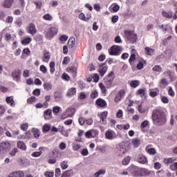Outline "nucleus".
<instances>
[{"label": "nucleus", "instance_id": "obj_1", "mask_svg": "<svg viewBox=\"0 0 177 177\" xmlns=\"http://www.w3.org/2000/svg\"><path fill=\"white\" fill-rule=\"evenodd\" d=\"M151 118L155 125L161 127L167 122V113L162 109H154L152 112Z\"/></svg>", "mask_w": 177, "mask_h": 177}, {"label": "nucleus", "instance_id": "obj_2", "mask_svg": "<svg viewBox=\"0 0 177 177\" xmlns=\"http://www.w3.org/2000/svg\"><path fill=\"white\" fill-rule=\"evenodd\" d=\"M57 31L58 30L56 27L47 26L44 30V34L46 38H48V39H52V37H55V35L57 34Z\"/></svg>", "mask_w": 177, "mask_h": 177}, {"label": "nucleus", "instance_id": "obj_3", "mask_svg": "<svg viewBox=\"0 0 177 177\" xmlns=\"http://www.w3.org/2000/svg\"><path fill=\"white\" fill-rule=\"evenodd\" d=\"M124 37L130 41L131 44H135V42L138 40V35L135 34L132 30H124Z\"/></svg>", "mask_w": 177, "mask_h": 177}, {"label": "nucleus", "instance_id": "obj_4", "mask_svg": "<svg viewBox=\"0 0 177 177\" xmlns=\"http://www.w3.org/2000/svg\"><path fill=\"white\" fill-rule=\"evenodd\" d=\"M12 148V145L8 142H3L0 143V155L6 154Z\"/></svg>", "mask_w": 177, "mask_h": 177}, {"label": "nucleus", "instance_id": "obj_5", "mask_svg": "<svg viewBox=\"0 0 177 177\" xmlns=\"http://www.w3.org/2000/svg\"><path fill=\"white\" fill-rule=\"evenodd\" d=\"M113 81H114V72L111 71L104 80L106 88H110L113 86Z\"/></svg>", "mask_w": 177, "mask_h": 177}, {"label": "nucleus", "instance_id": "obj_6", "mask_svg": "<svg viewBox=\"0 0 177 177\" xmlns=\"http://www.w3.org/2000/svg\"><path fill=\"white\" fill-rule=\"evenodd\" d=\"M75 114V109L69 107L61 115L63 120L66 118H71Z\"/></svg>", "mask_w": 177, "mask_h": 177}, {"label": "nucleus", "instance_id": "obj_7", "mask_svg": "<svg viewBox=\"0 0 177 177\" xmlns=\"http://www.w3.org/2000/svg\"><path fill=\"white\" fill-rule=\"evenodd\" d=\"M156 173L147 169L140 168L138 176H155Z\"/></svg>", "mask_w": 177, "mask_h": 177}, {"label": "nucleus", "instance_id": "obj_8", "mask_svg": "<svg viewBox=\"0 0 177 177\" xmlns=\"http://www.w3.org/2000/svg\"><path fill=\"white\" fill-rule=\"evenodd\" d=\"M126 93L127 92L124 89H121L120 91H119L115 94V99H114L115 103H118V102H121V100L124 99Z\"/></svg>", "mask_w": 177, "mask_h": 177}, {"label": "nucleus", "instance_id": "obj_9", "mask_svg": "<svg viewBox=\"0 0 177 177\" xmlns=\"http://www.w3.org/2000/svg\"><path fill=\"white\" fill-rule=\"evenodd\" d=\"M121 53V47L118 46H113L109 50V55L111 56H118Z\"/></svg>", "mask_w": 177, "mask_h": 177}, {"label": "nucleus", "instance_id": "obj_10", "mask_svg": "<svg viewBox=\"0 0 177 177\" xmlns=\"http://www.w3.org/2000/svg\"><path fill=\"white\" fill-rule=\"evenodd\" d=\"M12 80L17 82H20L21 78V71L20 69H17L12 73Z\"/></svg>", "mask_w": 177, "mask_h": 177}, {"label": "nucleus", "instance_id": "obj_11", "mask_svg": "<svg viewBox=\"0 0 177 177\" xmlns=\"http://www.w3.org/2000/svg\"><path fill=\"white\" fill-rule=\"evenodd\" d=\"M140 168L131 165L130 166L127 170L133 175V176H139V172H140Z\"/></svg>", "mask_w": 177, "mask_h": 177}, {"label": "nucleus", "instance_id": "obj_12", "mask_svg": "<svg viewBox=\"0 0 177 177\" xmlns=\"http://www.w3.org/2000/svg\"><path fill=\"white\" fill-rule=\"evenodd\" d=\"M99 135V131L97 130H89L85 133L86 138L91 139V138H96Z\"/></svg>", "mask_w": 177, "mask_h": 177}, {"label": "nucleus", "instance_id": "obj_13", "mask_svg": "<svg viewBox=\"0 0 177 177\" xmlns=\"http://www.w3.org/2000/svg\"><path fill=\"white\" fill-rule=\"evenodd\" d=\"M105 138L109 140H114L117 137L115 133L113 130H108L105 133Z\"/></svg>", "mask_w": 177, "mask_h": 177}, {"label": "nucleus", "instance_id": "obj_14", "mask_svg": "<svg viewBox=\"0 0 177 177\" xmlns=\"http://www.w3.org/2000/svg\"><path fill=\"white\" fill-rule=\"evenodd\" d=\"M26 31L30 35H35L37 34V28H35V25L33 24H29V26L26 28Z\"/></svg>", "mask_w": 177, "mask_h": 177}, {"label": "nucleus", "instance_id": "obj_15", "mask_svg": "<svg viewBox=\"0 0 177 177\" xmlns=\"http://www.w3.org/2000/svg\"><path fill=\"white\" fill-rule=\"evenodd\" d=\"M107 66H106V63H102L100 64L99 73L101 77H104V75L107 73Z\"/></svg>", "mask_w": 177, "mask_h": 177}, {"label": "nucleus", "instance_id": "obj_16", "mask_svg": "<svg viewBox=\"0 0 177 177\" xmlns=\"http://www.w3.org/2000/svg\"><path fill=\"white\" fill-rule=\"evenodd\" d=\"M165 77H169L171 81H174L175 76L174 75V72L172 71L168 70L164 72Z\"/></svg>", "mask_w": 177, "mask_h": 177}, {"label": "nucleus", "instance_id": "obj_17", "mask_svg": "<svg viewBox=\"0 0 177 177\" xmlns=\"http://www.w3.org/2000/svg\"><path fill=\"white\" fill-rule=\"evenodd\" d=\"M17 147L23 151H26V150H27V146H26V144L23 141H18L17 143Z\"/></svg>", "mask_w": 177, "mask_h": 177}, {"label": "nucleus", "instance_id": "obj_18", "mask_svg": "<svg viewBox=\"0 0 177 177\" xmlns=\"http://www.w3.org/2000/svg\"><path fill=\"white\" fill-rule=\"evenodd\" d=\"M8 177H24V173L21 171H14Z\"/></svg>", "mask_w": 177, "mask_h": 177}, {"label": "nucleus", "instance_id": "obj_19", "mask_svg": "<svg viewBox=\"0 0 177 177\" xmlns=\"http://www.w3.org/2000/svg\"><path fill=\"white\" fill-rule=\"evenodd\" d=\"M6 102L7 104H10L11 107H15L16 105L15 100H13V96L7 97L6 98Z\"/></svg>", "mask_w": 177, "mask_h": 177}, {"label": "nucleus", "instance_id": "obj_20", "mask_svg": "<svg viewBox=\"0 0 177 177\" xmlns=\"http://www.w3.org/2000/svg\"><path fill=\"white\" fill-rule=\"evenodd\" d=\"M174 161H177L176 157L166 158L164 160L163 162L166 165H169V164H172V162H174Z\"/></svg>", "mask_w": 177, "mask_h": 177}, {"label": "nucleus", "instance_id": "obj_21", "mask_svg": "<svg viewBox=\"0 0 177 177\" xmlns=\"http://www.w3.org/2000/svg\"><path fill=\"white\" fill-rule=\"evenodd\" d=\"M67 71L72 74L73 77H75L77 75V68L75 66L67 68Z\"/></svg>", "mask_w": 177, "mask_h": 177}, {"label": "nucleus", "instance_id": "obj_22", "mask_svg": "<svg viewBox=\"0 0 177 177\" xmlns=\"http://www.w3.org/2000/svg\"><path fill=\"white\" fill-rule=\"evenodd\" d=\"M75 93H77V89L75 88H71L68 91L66 96L67 97H73Z\"/></svg>", "mask_w": 177, "mask_h": 177}, {"label": "nucleus", "instance_id": "obj_23", "mask_svg": "<svg viewBox=\"0 0 177 177\" xmlns=\"http://www.w3.org/2000/svg\"><path fill=\"white\" fill-rule=\"evenodd\" d=\"M138 161L139 164H146V162H147V159L144 155H139L138 157Z\"/></svg>", "mask_w": 177, "mask_h": 177}, {"label": "nucleus", "instance_id": "obj_24", "mask_svg": "<svg viewBox=\"0 0 177 177\" xmlns=\"http://www.w3.org/2000/svg\"><path fill=\"white\" fill-rule=\"evenodd\" d=\"M39 151H35L32 153V157H40L42 155V151L44 150V147H41L39 148Z\"/></svg>", "mask_w": 177, "mask_h": 177}, {"label": "nucleus", "instance_id": "obj_25", "mask_svg": "<svg viewBox=\"0 0 177 177\" xmlns=\"http://www.w3.org/2000/svg\"><path fill=\"white\" fill-rule=\"evenodd\" d=\"M160 84H162L160 88H162L163 89H165V88H167V86L169 85L168 80H167L165 78H162L160 80Z\"/></svg>", "mask_w": 177, "mask_h": 177}, {"label": "nucleus", "instance_id": "obj_26", "mask_svg": "<svg viewBox=\"0 0 177 177\" xmlns=\"http://www.w3.org/2000/svg\"><path fill=\"white\" fill-rule=\"evenodd\" d=\"M162 15L163 17H166L167 19H172L174 12H172V11H169V12L162 11Z\"/></svg>", "mask_w": 177, "mask_h": 177}, {"label": "nucleus", "instance_id": "obj_27", "mask_svg": "<svg viewBox=\"0 0 177 177\" xmlns=\"http://www.w3.org/2000/svg\"><path fill=\"white\" fill-rule=\"evenodd\" d=\"M13 4V0H5L3 6V8H12V5Z\"/></svg>", "mask_w": 177, "mask_h": 177}, {"label": "nucleus", "instance_id": "obj_28", "mask_svg": "<svg viewBox=\"0 0 177 177\" xmlns=\"http://www.w3.org/2000/svg\"><path fill=\"white\" fill-rule=\"evenodd\" d=\"M97 106H99V107H104V106H106V101H104V100L102 99H97L95 102Z\"/></svg>", "mask_w": 177, "mask_h": 177}, {"label": "nucleus", "instance_id": "obj_29", "mask_svg": "<svg viewBox=\"0 0 177 177\" xmlns=\"http://www.w3.org/2000/svg\"><path fill=\"white\" fill-rule=\"evenodd\" d=\"M49 60H50V55H49V52L44 53L42 62H44L45 63H49Z\"/></svg>", "mask_w": 177, "mask_h": 177}, {"label": "nucleus", "instance_id": "obj_30", "mask_svg": "<svg viewBox=\"0 0 177 177\" xmlns=\"http://www.w3.org/2000/svg\"><path fill=\"white\" fill-rule=\"evenodd\" d=\"M44 118L45 120H48V118H47L48 116L50 118H52V109H48L46 111H44Z\"/></svg>", "mask_w": 177, "mask_h": 177}, {"label": "nucleus", "instance_id": "obj_31", "mask_svg": "<svg viewBox=\"0 0 177 177\" xmlns=\"http://www.w3.org/2000/svg\"><path fill=\"white\" fill-rule=\"evenodd\" d=\"M68 48L71 49L74 48V46L75 45V39L74 37H71L69 39L68 41Z\"/></svg>", "mask_w": 177, "mask_h": 177}, {"label": "nucleus", "instance_id": "obj_32", "mask_svg": "<svg viewBox=\"0 0 177 177\" xmlns=\"http://www.w3.org/2000/svg\"><path fill=\"white\" fill-rule=\"evenodd\" d=\"M54 97L55 102H59V100L62 99V95L60 92L55 91L54 93Z\"/></svg>", "mask_w": 177, "mask_h": 177}, {"label": "nucleus", "instance_id": "obj_33", "mask_svg": "<svg viewBox=\"0 0 177 177\" xmlns=\"http://www.w3.org/2000/svg\"><path fill=\"white\" fill-rule=\"evenodd\" d=\"M32 41V39L31 37H26L21 40L22 45H29V44H31V41Z\"/></svg>", "mask_w": 177, "mask_h": 177}, {"label": "nucleus", "instance_id": "obj_34", "mask_svg": "<svg viewBox=\"0 0 177 177\" xmlns=\"http://www.w3.org/2000/svg\"><path fill=\"white\" fill-rule=\"evenodd\" d=\"M32 132L33 136H34V138H35V139H38V138H39L40 134H39V130L38 129L32 128Z\"/></svg>", "mask_w": 177, "mask_h": 177}, {"label": "nucleus", "instance_id": "obj_35", "mask_svg": "<svg viewBox=\"0 0 177 177\" xmlns=\"http://www.w3.org/2000/svg\"><path fill=\"white\" fill-rule=\"evenodd\" d=\"M127 153V149L122 147H120L118 149V156H124Z\"/></svg>", "mask_w": 177, "mask_h": 177}, {"label": "nucleus", "instance_id": "obj_36", "mask_svg": "<svg viewBox=\"0 0 177 177\" xmlns=\"http://www.w3.org/2000/svg\"><path fill=\"white\" fill-rule=\"evenodd\" d=\"M99 86L101 89V92L103 95H106L107 93V90L106 89V86L103 83H100Z\"/></svg>", "mask_w": 177, "mask_h": 177}, {"label": "nucleus", "instance_id": "obj_37", "mask_svg": "<svg viewBox=\"0 0 177 177\" xmlns=\"http://www.w3.org/2000/svg\"><path fill=\"white\" fill-rule=\"evenodd\" d=\"M131 142L134 147H138L140 145V140L139 138H133Z\"/></svg>", "mask_w": 177, "mask_h": 177}, {"label": "nucleus", "instance_id": "obj_38", "mask_svg": "<svg viewBox=\"0 0 177 177\" xmlns=\"http://www.w3.org/2000/svg\"><path fill=\"white\" fill-rule=\"evenodd\" d=\"M44 20L46 21H52L53 20V17L50 14H46L43 16Z\"/></svg>", "mask_w": 177, "mask_h": 177}, {"label": "nucleus", "instance_id": "obj_39", "mask_svg": "<svg viewBox=\"0 0 177 177\" xmlns=\"http://www.w3.org/2000/svg\"><path fill=\"white\" fill-rule=\"evenodd\" d=\"M130 161H131V156H127L122 160V165H128Z\"/></svg>", "mask_w": 177, "mask_h": 177}, {"label": "nucleus", "instance_id": "obj_40", "mask_svg": "<svg viewBox=\"0 0 177 177\" xmlns=\"http://www.w3.org/2000/svg\"><path fill=\"white\" fill-rule=\"evenodd\" d=\"M139 84L140 82L138 80H132L130 83V86H131V88H138Z\"/></svg>", "mask_w": 177, "mask_h": 177}, {"label": "nucleus", "instance_id": "obj_41", "mask_svg": "<svg viewBox=\"0 0 177 177\" xmlns=\"http://www.w3.org/2000/svg\"><path fill=\"white\" fill-rule=\"evenodd\" d=\"M150 124V122L148 120H145L140 124V129L142 131H143L144 128H146V127L149 126Z\"/></svg>", "mask_w": 177, "mask_h": 177}, {"label": "nucleus", "instance_id": "obj_42", "mask_svg": "<svg viewBox=\"0 0 177 177\" xmlns=\"http://www.w3.org/2000/svg\"><path fill=\"white\" fill-rule=\"evenodd\" d=\"M43 86L45 91H52V84L50 83H44Z\"/></svg>", "mask_w": 177, "mask_h": 177}, {"label": "nucleus", "instance_id": "obj_43", "mask_svg": "<svg viewBox=\"0 0 177 177\" xmlns=\"http://www.w3.org/2000/svg\"><path fill=\"white\" fill-rule=\"evenodd\" d=\"M145 52L147 55H149V56H153V55H154V50L148 47L145 48Z\"/></svg>", "mask_w": 177, "mask_h": 177}, {"label": "nucleus", "instance_id": "obj_44", "mask_svg": "<svg viewBox=\"0 0 177 177\" xmlns=\"http://www.w3.org/2000/svg\"><path fill=\"white\" fill-rule=\"evenodd\" d=\"M152 70L156 73H161L162 71V68L160 65H156L152 68Z\"/></svg>", "mask_w": 177, "mask_h": 177}, {"label": "nucleus", "instance_id": "obj_45", "mask_svg": "<svg viewBox=\"0 0 177 177\" xmlns=\"http://www.w3.org/2000/svg\"><path fill=\"white\" fill-rule=\"evenodd\" d=\"M62 169H67L68 168V162L67 161H63L60 164Z\"/></svg>", "mask_w": 177, "mask_h": 177}, {"label": "nucleus", "instance_id": "obj_46", "mask_svg": "<svg viewBox=\"0 0 177 177\" xmlns=\"http://www.w3.org/2000/svg\"><path fill=\"white\" fill-rule=\"evenodd\" d=\"M60 132L62 135H63L64 136H66V138H68V131L64 129V127H61Z\"/></svg>", "mask_w": 177, "mask_h": 177}, {"label": "nucleus", "instance_id": "obj_47", "mask_svg": "<svg viewBox=\"0 0 177 177\" xmlns=\"http://www.w3.org/2000/svg\"><path fill=\"white\" fill-rule=\"evenodd\" d=\"M42 131L44 133L49 132V131H50V125L45 124L42 128Z\"/></svg>", "mask_w": 177, "mask_h": 177}, {"label": "nucleus", "instance_id": "obj_48", "mask_svg": "<svg viewBox=\"0 0 177 177\" xmlns=\"http://www.w3.org/2000/svg\"><path fill=\"white\" fill-rule=\"evenodd\" d=\"M111 8L113 12H118L120 10V6L115 3L111 5Z\"/></svg>", "mask_w": 177, "mask_h": 177}, {"label": "nucleus", "instance_id": "obj_49", "mask_svg": "<svg viewBox=\"0 0 177 177\" xmlns=\"http://www.w3.org/2000/svg\"><path fill=\"white\" fill-rule=\"evenodd\" d=\"M98 96V93H97V91H92V93L90 95V97L91 99H96V97H97Z\"/></svg>", "mask_w": 177, "mask_h": 177}, {"label": "nucleus", "instance_id": "obj_50", "mask_svg": "<svg viewBox=\"0 0 177 177\" xmlns=\"http://www.w3.org/2000/svg\"><path fill=\"white\" fill-rule=\"evenodd\" d=\"M60 110H62V108L60 106H54L53 108V111L54 114H59L60 112Z\"/></svg>", "mask_w": 177, "mask_h": 177}, {"label": "nucleus", "instance_id": "obj_51", "mask_svg": "<svg viewBox=\"0 0 177 177\" xmlns=\"http://www.w3.org/2000/svg\"><path fill=\"white\" fill-rule=\"evenodd\" d=\"M146 93V89L145 88H140L137 91V95H141V96H145Z\"/></svg>", "mask_w": 177, "mask_h": 177}, {"label": "nucleus", "instance_id": "obj_52", "mask_svg": "<svg viewBox=\"0 0 177 177\" xmlns=\"http://www.w3.org/2000/svg\"><path fill=\"white\" fill-rule=\"evenodd\" d=\"M168 95L171 97H174V96H175V91H174V89L172 88V87L169 88Z\"/></svg>", "mask_w": 177, "mask_h": 177}, {"label": "nucleus", "instance_id": "obj_53", "mask_svg": "<svg viewBox=\"0 0 177 177\" xmlns=\"http://www.w3.org/2000/svg\"><path fill=\"white\" fill-rule=\"evenodd\" d=\"M44 176H46V177H53V176H55V172H53V171H46L44 173Z\"/></svg>", "mask_w": 177, "mask_h": 177}, {"label": "nucleus", "instance_id": "obj_54", "mask_svg": "<svg viewBox=\"0 0 177 177\" xmlns=\"http://www.w3.org/2000/svg\"><path fill=\"white\" fill-rule=\"evenodd\" d=\"M40 71L43 73V74H46L48 73V68L44 65L40 66Z\"/></svg>", "mask_w": 177, "mask_h": 177}, {"label": "nucleus", "instance_id": "obj_55", "mask_svg": "<svg viewBox=\"0 0 177 177\" xmlns=\"http://www.w3.org/2000/svg\"><path fill=\"white\" fill-rule=\"evenodd\" d=\"M23 77H24V78H28V77H30V71L28 69L24 70L23 72Z\"/></svg>", "mask_w": 177, "mask_h": 177}, {"label": "nucleus", "instance_id": "obj_56", "mask_svg": "<svg viewBox=\"0 0 177 177\" xmlns=\"http://www.w3.org/2000/svg\"><path fill=\"white\" fill-rule=\"evenodd\" d=\"M169 169L171 171H176L177 170V162H174V164L169 166Z\"/></svg>", "mask_w": 177, "mask_h": 177}, {"label": "nucleus", "instance_id": "obj_57", "mask_svg": "<svg viewBox=\"0 0 177 177\" xmlns=\"http://www.w3.org/2000/svg\"><path fill=\"white\" fill-rule=\"evenodd\" d=\"M32 95L35 96H39L41 95V90L39 88H36L33 91Z\"/></svg>", "mask_w": 177, "mask_h": 177}, {"label": "nucleus", "instance_id": "obj_58", "mask_svg": "<svg viewBox=\"0 0 177 177\" xmlns=\"http://www.w3.org/2000/svg\"><path fill=\"white\" fill-rule=\"evenodd\" d=\"M6 23H8L9 24H12V23H13V17H12V16H8V17L6 19Z\"/></svg>", "mask_w": 177, "mask_h": 177}, {"label": "nucleus", "instance_id": "obj_59", "mask_svg": "<svg viewBox=\"0 0 177 177\" xmlns=\"http://www.w3.org/2000/svg\"><path fill=\"white\" fill-rule=\"evenodd\" d=\"M21 129L22 131H27V129H28V123L26 122L24 123L21 126Z\"/></svg>", "mask_w": 177, "mask_h": 177}, {"label": "nucleus", "instance_id": "obj_60", "mask_svg": "<svg viewBox=\"0 0 177 177\" xmlns=\"http://www.w3.org/2000/svg\"><path fill=\"white\" fill-rule=\"evenodd\" d=\"M18 151H19V149H17V148H15V149H13L12 150L10 151V155L12 156H16V153H18Z\"/></svg>", "mask_w": 177, "mask_h": 177}, {"label": "nucleus", "instance_id": "obj_61", "mask_svg": "<svg viewBox=\"0 0 177 177\" xmlns=\"http://www.w3.org/2000/svg\"><path fill=\"white\" fill-rule=\"evenodd\" d=\"M79 19H80V20H82L83 21H86V17H85V14H84V12H81V13L79 15Z\"/></svg>", "mask_w": 177, "mask_h": 177}, {"label": "nucleus", "instance_id": "obj_62", "mask_svg": "<svg viewBox=\"0 0 177 177\" xmlns=\"http://www.w3.org/2000/svg\"><path fill=\"white\" fill-rule=\"evenodd\" d=\"M60 175H62V171H60V169H55V177H62Z\"/></svg>", "mask_w": 177, "mask_h": 177}, {"label": "nucleus", "instance_id": "obj_63", "mask_svg": "<svg viewBox=\"0 0 177 177\" xmlns=\"http://www.w3.org/2000/svg\"><path fill=\"white\" fill-rule=\"evenodd\" d=\"M161 102H162V103L167 104V103L169 102V100H168V98H167V97L162 96V97H161Z\"/></svg>", "mask_w": 177, "mask_h": 177}, {"label": "nucleus", "instance_id": "obj_64", "mask_svg": "<svg viewBox=\"0 0 177 177\" xmlns=\"http://www.w3.org/2000/svg\"><path fill=\"white\" fill-rule=\"evenodd\" d=\"M86 120L84 118H79V124H80L81 125H84V124H85Z\"/></svg>", "mask_w": 177, "mask_h": 177}]
</instances>
